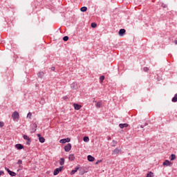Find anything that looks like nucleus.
Listing matches in <instances>:
<instances>
[{
  "label": "nucleus",
  "instance_id": "obj_1",
  "mask_svg": "<svg viewBox=\"0 0 177 177\" xmlns=\"http://www.w3.org/2000/svg\"><path fill=\"white\" fill-rule=\"evenodd\" d=\"M12 118L14 121H16V120H19L20 118V114L17 111H14L12 114Z\"/></svg>",
  "mask_w": 177,
  "mask_h": 177
},
{
  "label": "nucleus",
  "instance_id": "obj_2",
  "mask_svg": "<svg viewBox=\"0 0 177 177\" xmlns=\"http://www.w3.org/2000/svg\"><path fill=\"white\" fill-rule=\"evenodd\" d=\"M63 168L64 167L63 166H60L59 168H57L54 170V172H53V175L55 176H56V175H59V174L60 172H62V171H63Z\"/></svg>",
  "mask_w": 177,
  "mask_h": 177
},
{
  "label": "nucleus",
  "instance_id": "obj_3",
  "mask_svg": "<svg viewBox=\"0 0 177 177\" xmlns=\"http://www.w3.org/2000/svg\"><path fill=\"white\" fill-rule=\"evenodd\" d=\"M23 138L24 139V140H26V145L28 146H30V145H31V139H30V137H28V136L27 135H24Z\"/></svg>",
  "mask_w": 177,
  "mask_h": 177
},
{
  "label": "nucleus",
  "instance_id": "obj_4",
  "mask_svg": "<svg viewBox=\"0 0 177 177\" xmlns=\"http://www.w3.org/2000/svg\"><path fill=\"white\" fill-rule=\"evenodd\" d=\"M71 140V139L67 138H64L59 140V143L64 144V143H68Z\"/></svg>",
  "mask_w": 177,
  "mask_h": 177
},
{
  "label": "nucleus",
  "instance_id": "obj_5",
  "mask_svg": "<svg viewBox=\"0 0 177 177\" xmlns=\"http://www.w3.org/2000/svg\"><path fill=\"white\" fill-rule=\"evenodd\" d=\"M71 150V145L70 143H68L65 147H64V151L66 152L70 151Z\"/></svg>",
  "mask_w": 177,
  "mask_h": 177
},
{
  "label": "nucleus",
  "instance_id": "obj_6",
  "mask_svg": "<svg viewBox=\"0 0 177 177\" xmlns=\"http://www.w3.org/2000/svg\"><path fill=\"white\" fill-rule=\"evenodd\" d=\"M71 89H78V84L77 82H73L71 84Z\"/></svg>",
  "mask_w": 177,
  "mask_h": 177
},
{
  "label": "nucleus",
  "instance_id": "obj_7",
  "mask_svg": "<svg viewBox=\"0 0 177 177\" xmlns=\"http://www.w3.org/2000/svg\"><path fill=\"white\" fill-rule=\"evenodd\" d=\"M120 153H121V149H118V148H116L113 151H112L113 155L120 154Z\"/></svg>",
  "mask_w": 177,
  "mask_h": 177
},
{
  "label": "nucleus",
  "instance_id": "obj_8",
  "mask_svg": "<svg viewBox=\"0 0 177 177\" xmlns=\"http://www.w3.org/2000/svg\"><path fill=\"white\" fill-rule=\"evenodd\" d=\"M37 136L39 138V140L40 143H44L45 142V138L42 136H41V134H37Z\"/></svg>",
  "mask_w": 177,
  "mask_h": 177
},
{
  "label": "nucleus",
  "instance_id": "obj_9",
  "mask_svg": "<svg viewBox=\"0 0 177 177\" xmlns=\"http://www.w3.org/2000/svg\"><path fill=\"white\" fill-rule=\"evenodd\" d=\"M15 147L17 149V150H21L22 149H24V147H23L21 144L15 145Z\"/></svg>",
  "mask_w": 177,
  "mask_h": 177
},
{
  "label": "nucleus",
  "instance_id": "obj_10",
  "mask_svg": "<svg viewBox=\"0 0 177 177\" xmlns=\"http://www.w3.org/2000/svg\"><path fill=\"white\" fill-rule=\"evenodd\" d=\"M88 161H90L91 162L95 161V158L91 155H88L87 156Z\"/></svg>",
  "mask_w": 177,
  "mask_h": 177
},
{
  "label": "nucleus",
  "instance_id": "obj_11",
  "mask_svg": "<svg viewBox=\"0 0 177 177\" xmlns=\"http://www.w3.org/2000/svg\"><path fill=\"white\" fill-rule=\"evenodd\" d=\"M162 165H164L165 167H169V165H171V162H169V160H166L163 162Z\"/></svg>",
  "mask_w": 177,
  "mask_h": 177
},
{
  "label": "nucleus",
  "instance_id": "obj_12",
  "mask_svg": "<svg viewBox=\"0 0 177 177\" xmlns=\"http://www.w3.org/2000/svg\"><path fill=\"white\" fill-rule=\"evenodd\" d=\"M78 169H80V167L77 166L75 169H73L71 171V175H74V174H75V172H77V171H78Z\"/></svg>",
  "mask_w": 177,
  "mask_h": 177
},
{
  "label": "nucleus",
  "instance_id": "obj_13",
  "mask_svg": "<svg viewBox=\"0 0 177 177\" xmlns=\"http://www.w3.org/2000/svg\"><path fill=\"white\" fill-rule=\"evenodd\" d=\"M120 37H122L125 34V29H120L118 32Z\"/></svg>",
  "mask_w": 177,
  "mask_h": 177
},
{
  "label": "nucleus",
  "instance_id": "obj_14",
  "mask_svg": "<svg viewBox=\"0 0 177 177\" xmlns=\"http://www.w3.org/2000/svg\"><path fill=\"white\" fill-rule=\"evenodd\" d=\"M73 107H74L75 110H80L81 109V105H80L78 104H74Z\"/></svg>",
  "mask_w": 177,
  "mask_h": 177
},
{
  "label": "nucleus",
  "instance_id": "obj_15",
  "mask_svg": "<svg viewBox=\"0 0 177 177\" xmlns=\"http://www.w3.org/2000/svg\"><path fill=\"white\" fill-rule=\"evenodd\" d=\"M119 127L121 129H122L123 128H127L128 127V124L127 123H124V124H120Z\"/></svg>",
  "mask_w": 177,
  "mask_h": 177
},
{
  "label": "nucleus",
  "instance_id": "obj_16",
  "mask_svg": "<svg viewBox=\"0 0 177 177\" xmlns=\"http://www.w3.org/2000/svg\"><path fill=\"white\" fill-rule=\"evenodd\" d=\"M75 159V157L74 156V154L69 155L68 156L69 161H74Z\"/></svg>",
  "mask_w": 177,
  "mask_h": 177
},
{
  "label": "nucleus",
  "instance_id": "obj_17",
  "mask_svg": "<svg viewBox=\"0 0 177 177\" xmlns=\"http://www.w3.org/2000/svg\"><path fill=\"white\" fill-rule=\"evenodd\" d=\"M45 75V73L44 72H39L37 74V76L39 78H44V76Z\"/></svg>",
  "mask_w": 177,
  "mask_h": 177
},
{
  "label": "nucleus",
  "instance_id": "obj_18",
  "mask_svg": "<svg viewBox=\"0 0 177 177\" xmlns=\"http://www.w3.org/2000/svg\"><path fill=\"white\" fill-rule=\"evenodd\" d=\"M102 101H100L98 102H97V104H95V107L97 109H100L102 107Z\"/></svg>",
  "mask_w": 177,
  "mask_h": 177
},
{
  "label": "nucleus",
  "instance_id": "obj_19",
  "mask_svg": "<svg viewBox=\"0 0 177 177\" xmlns=\"http://www.w3.org/2000/svg\"><path fill=\"white\" fill-rule=\"evenodd\" d=\"M59 165L63 167L64 165V158H61L59 160Z\"/></svg>",
  "mask_w": 177,
  "mask_h": 177
},
{
  "label": "nucleus",
  "instance_id": "obj_20",
  "mask_svg": "<svg viewBox=\"0 0 177 177\" xmlns=\"http://www.w3.org/2000/svg\"><path fill=\"white\" fill-rule=\"evenodd\" d=\"M8 174L10 175V176H16V173L10 170H8Z\"/></svg>",
  "mask_w": 177,
  "mask_h": 177
},
{
  "label": "nucleus",
  "instance_id": "obj_21",
  "mask_svg": "<svg viewBox=\"0 0 177 177\" xmlns=\"http://www.w3.org/2000/svg\"><path fill=\"white\" fill-rule=\"evenodd\" d=\"M171 102L175 103V102H177V93L175 94L174 97L171 99Z\"/></svg>",
  "mask_w": 177,
  "mask_h": 177
},
{
  "label": "nucleus",
  "instance_id": "obj_22",
  "mask_svg": "<svg viewBox=\"0 0 177 177\" xmlns=\"http://www.w3.org/2000/svg\"><path fill=\"white\" fill-rule=\"evenodd\" d=\"M81 12H86L88 10V8L83 6L80 8Z\"/></svg>",
  "mask_w": 177,
  "mask_h": 177
},
{
  "label": "nucleus",
  "instance_id": "obj_23",
  "mask_svg": "<svg viewBox=\"0 0 177 177\" xmlns=\"http://www.w3.org/2000/svg\"><path fill=\"white\" fill-rule=\"evenodd\" d=\"M176 158V156H175V154L171 155V158H170L171 161H174V160H175Z\"/></svg>",
  "mask_w": 177,
  "mask_h": 177
},
{
  "label": "nucleus",
  "instance_id": "obj_24",
  "mask_svg": "<svg viewBox=\"0 0 177 177\" xmlns=\"http://www.w3.org/2000/svg\"><path fill=\"white\" fill-rule=\"evenodd\" d=\"M84 142H89V137L85 136L83 138Z\"/></svg>",
  "mask_w": 177,
  "mask_h": 177
},
{
  "label": "nucleus",
  "instance_id": "obj_25",
  "mask_svg": "<svg viewBox=\"0 0 177 177\" xmlns=\"http://www.w3.org/2000/svg\"><path fill=\"white\" fill-rule=\"evenodd\" d=\"M153 172L150 171L149 173H148L147 174V177H153Z\"/></svg>",
  "mask_w": 177,
  "mask_h": 177
},
{
  "label": "nucleus",
  "instance_id": "obj_26",
  "mask_svg": "<svg viewBox=\"0 0 177 177\" xmlns=\"http://www.w3.org/2000/svg\"><path fill=\"white\" fill-rule=\"evenodd\" d=\"M63 41H68V36H64V37H63Z\"/></svg>",
  "mask_w": 177,
  "mask_h": 177
},
{
  "label": "nucleus",
  "instance_id": "obj_27",
  "mask_svg": "<svg viewBox=\"0 0 177 177\" xmlns=\"http://www.w3.org/2000/svg\"><path fill=\"white\" fill-rule=\"evenodd\" d=\"M96 26H97L96 23H92V24H91V27H92L93 28H95Z\"/></svg>",
  "mask_w": 177,
  "mask_h": 177
},
{
  "label": "nucleus",
  "instance_id": "obj_28",
  "mask_svg": "<svg viewBox=\"0 0 177 177\" xmlns=\"http://www.w3.org/2000/svg\"><path fill=\"white\" fill-rule=\"evenodd\" d=\"M32 115V114L31 113V112H29L27 115V118H31V116Z\"/></svg>",
  "mask_w": 177,
  "mask_h": 177
},
{
  "label": "nucleus",
  "instance_id": "obj_29",
  "mask_svg": "<svg viewBox=\"0 0 177 177\" xmlns=\"http://www.w3.org/2000/svg\"><path fill=\"white\" fill-rule=\"evenodd\" d=\"M40 104H45V100L41 99L40 101Z\"/></svg>",
  "mask_w": 177,
  "mask_h": 177
},
{
  "label": "nucleus",
  "instance_id": "obj_30",
  "mask_svg": "<svg viewBox=\"0 0 177 177\" xmlns=\"http://www.w3.org/2000/svg\"><path fill=\"white\" fill-rule=\"evenodd\" d=\"M17 164H18L19 165H20L23 164V161H21V160H19L17 161Z\"/></svg>",
  "mask_w": 177,
  "mask_h": 177
},
{
  "label": "nucleus",
  "instance_id": "obj_31",
  "mask_svg": "<svg viewBox=\"0 0 177 177\" xmlns=\"http://www.w3.org/2000/svg\"><path fill=\"white\" fill-rule=\"evenodd\" d=\"M3 125H5L3 122H0V128H2V127H3Z\"/></svg>",
  "mask_w": 177,
  "mask_h": 177
},
{
  "label": "nucleus",
  "instance_id": "obj_32",
  "mask_svg": "<svg viewBox=\"0 0 177 177\" xmlns=\"http://www.w3.org/2000/svg\"><path fill=\"white\" fill-rule=\"evenodd\" d=\"M149 70V68H147V67H145L144 68H143V71L145 72V73H147V71Z\"/></svg>",
  "mask_w": 177,
  "mask_h": 177
},
{
  "label": "nucleus",
  "instance_id": "obj_33",
  "mask_svg": "<svg viewBox=\"0 0 177 177\" xmlns=\"http://www.w3.org/2000/svg\"><path fill=\"white\" fill-rule=\"evenodd\" d=\"M100 81H104V76H101L100 77Z\"/></svg>",
  "mask_w": 177,
  "mask_h": 177
},
{
  "label": "nucleus",
  "instance_id": "obj_34",
  "mask_svg": "<svg viewBox=\"0 0 177 177\" xmlns=\"http://www.w3.org/2000/svg\"><path fill=\"white\" fill-rule=\"evenodd\" d=\"M62 99H63L64 100H67V99H68V97L64 96V97H62Z\"/></svg>",
  "mask_w": 177,
  "mask_h": 177
},
{
  "label": "nucleus",
  "instance_id": "obj_35",
  "mask_svg": "<svg viewBox=\"0 0 177 177\" xmlns=\"http://www.w3.org/2000/svg\"><path fill=\"white\" fill-rule=\"evenodd\" d=\"M146 125H147V123H146L145 125H143V124L140 125V128H145V127H146Z\"/></svg>",
  "mask_w": 177,
  "mask_h": 177
},
{
  "label": "nucleus",
  "instance_id": "obj_36",
  "mask_svg": "<svg viewBox=\"0 0 177 177\" xmlns=\"http://www.w3.org/2000/svg\"><path fill=\"white\" fill-rule=\"evenodd\" d=\"M162 8H167V5H165L164 3L162 4Z\"/></svg>",
  "mask_w": 177,
  "mask_h": 177
},
{
  "label": "nucleus",
  "instance_id": "obj_37",
  "mask_svg": "<svg viewBox=\"0 0 177 177\" xmlns=\"http://www.w3.org/2000/svg\"><path fill=\"white\" fill-rule=\"evenodd\" d=\"M6 171H7V172H8V171H10V169H9L8 167H5Z\"/></svg>",
  "mask_w": 177,
  "mask_h": 177
},
{
  "label": "nucleus",
  "instance_id": "obj_38",
  "mask_svg": "<svg viewBox=\"0 0 177 177\" xmlns=\"http://www.w3.org/2000/svg\"><path fill=\"white\" fill-rule=\"evenodd\" d=\"M3 171L1 170L0 171V176H1V175H3Z\"/></svg>",
  "mask_w": 177,
  "mask_h": 177
},
{
  "label": "nucleus",
  "instance_id": "obj_39",
  "mask_svg": "<svg viewBox=\"0 0 177 177\" xmlns=\"http://www.w3.org/2000/svg\"><path fill=\"white\" fill-rule=\"evenodd\" d=\"M52 71H55V66L51 67Z\"/></svg>",
  "mask_w": 177,
  "mask_h": 177
},
{
  "label": "nucleus",
  "instance_id": "obj_40",
  "mask_svg": "<svg viewBox=\"0 0 177 177\" xmlns=\"http://www.w3.org/2000/svg\"><path fill=\"white\" fill-rule=\"evenodd\" d=\"M101 160H98L97 162H96L95 164H99V162H100Z\"/></svg>",
  "mask_w": 177,
  "mask_h": 177
},
{
  "label": "nucleus",
  "instance_id": "obj_41",
  "mask_svg": "<svg viewBox=\"0 0 177 177\" xmlns=\"http://www.w3.org/2000/svg\"><path fill=\"white\" fill-rule=\"evenodd\" d=\"M174 42H175V44L177 45V40H176Z\"/></svg>",
  "mask_w": 177,
  "mask_h": 177
},
{
  "label": "nucleus",
  "instance_id": "obj_42",
  "mask_svg": "<svg viewBox=\"0 0 177 177\" xmlns=\"http://www.w3.org/2000/svg\"><path fill=\"white\" fill-rule=\"evenodd\" d=\"M113 142L114 143H117V142H116V141H114V140H113Z\"/></svg>",
  "mask_w": 177,
  "mask_h": 177
},
{
  "label": "nucleus",
  "instance_id": "obj_43",
  "mask_svg": "<svg viewBox=\"0 0 177 177\" xmlns=\"http://www.w3.org/2000/svg\"><path fill=\"white\" fill-rule=\"evenodd\" d=\"M81 174H82V175H84V173H82Z\"/></svg>",
  "mask_w": 177,
  "mask_h": 177
},
{
  "label": "nucleus",
  "instance_id": "obj_44",
  "mask_svg": "<svg viewBox=\"0 0 177 177\" xmlns=\"http://www.w3.org/2000/svg\"><path fill=\"white\" fill-rule=\"evenodd\" d=\"M93 102H95L96 103V101H93Z\"/></svg>",
  "mask_w": 177,
  "mask_h": 177
}]
</instances>
